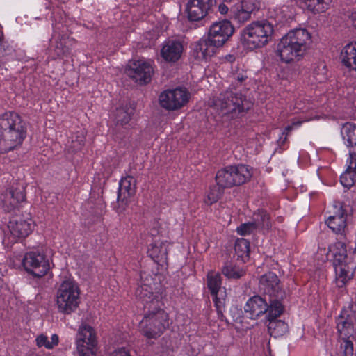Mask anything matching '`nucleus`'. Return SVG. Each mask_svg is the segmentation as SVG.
Returning <instances> with one entry per match:
<instances>
[{"instance_id":"a878e982","label":"nucleus","mask_w":356,"mask_h":356,"mask_svg":"<svg viewBox=\"0 0 356 356\" xmlns=\"http://www.w3.org/2000/svg\"><path fill=\"white\" fill-rule=\"evenodd\" d=\"M347 168L340 177L341 184L347 188H350L356 181V154L349 152L346 161Z\"/></svg>"},{"instance_id":"72a5a7b5","label":"nucleus","mask_w":356,"mask_h":356,"mask_svg":"<svg viewBox=\"0 0 356 356\" xmlns=\"http://www.w3.org/2000/svg\"><path fill=\"white\" fill-rule=\"evenodd\" d=\"M341 134L348 147L356 146V125L355 124L345 123L341 128Z\"/></svg>"},{"instance_id":"20e7f679","label":"nucleus","mask_w":356,"mask_h":356,"mask_svg":"<svg viewBox=\"0 0 356 356\" xmlns=\"http://www.w3.org/2000/svg\"><path fill=\"white\" fill-rule=\"evenodd\" d=\"M168 326V314L156 307L148 311L139 323L140 332L148 339H156L161 336Z\"/></svg>"},{"instance_id":"9d476101","label":"nucleus","mask_w":356,"mask_h":356,"mask_svg":"<svg viewBox=\"0 0 356 356\" xmlns=\"http://www.w3.org/2000/svg\"><path fill=\"white\" fill-rule=\"evenodd\" d=\"M332 213L325 220L328 227L337 235L339 239L347 240L348 233L347 225V213L341 202L336 201L332 205Z\"/></svg>"},{"instance_id":"3c124183","label":"nucleus","mask_w":356,"mask_h":356,"mask_svg":"<svg viewBox=\"0 0 356 356\" xmlns=\"http://www.w3.org/2000/svg\"><path fill=\"white\" fill-rule=\"evenodd\" d=\"M308 121L307 119L305 120H294L292 121V123L291 125H288L284 131L282 133V134L287 135L289 131L293 130L294 127H298L301 126V124L304 122Z\"/></svg>"},{"instance_id":"393cba45","label":"nucleus","mask_w":356,"mask_h":356,"mask_svg":"<svg viewBox=\"0 0 356 356\" xmlns=\"http://www.w3.org/2000/svg\"><path fill=\"white\" fill-rule=\"evenodd\" d=\"M136 179L132 176L122 178L119 184L118 202L127 204L128 200L136 193Z\"/></svg>"},{"instance_id":"6ab92c4d","label":"nucleus","mask_w":356,"mask_h":356,"mask_svg":"<svg viewBox=\"0 0 356 356\" xmlns=\"http://www.w3.org/2000/svg\"><path fill=\"white\" fill-rule=\"evenodd\" d=\"M5 210L11 211L26 200L24 187L22 184L12 185L1 196Z\"/></svg>"},{"instance_id":"c85d7f7f","label":"nucleus","mask_w":356,"mask_h":356,"mask_svg":"<svg viewBox=\"0 0 356 356\" xmlns=\"http://www.w3.org/2000/svg\"><path fill=\"white\" fill-rule=\"evenodd\" d=\"M340 59L344 66L356 72V42L347 44L341 49Z\"/></svg>"},{"instance_id":"7c9ffc66","label":"nucleus","mask_w":356,"mask_h":356,"mask_svg":"<svg viewBox=\"0 0 356 356\" xmlns=\"http://www.w3.org/2000/svg\"><path fill=\"white\" fill-rule=\"evenodd\" d=\"M215 180L216 185L224 189L236 186L229 165L218 170L216 174Z\"/></svg>"},{"instance_id":"c756f323","label":"nucleus","mask_w":356,"mask_h":356,"mask_svg":"<svg viewBox=\"0 0 356 356\" xmlns=\"http://www.w3.org/2000/svg\"><path fill=\"white\" fill-rule=\"evenodd\" d=\"M147 253L155 262L161 264L166 263L168 244L166 243L152 244L148 249Z\"/></svg>"},{"instance_id":"09e8293b","label":"nucleus","mask_w":356,"mask_h":356,"mask_svg":"<svg viewBox=\"0 0 356 356\" xmlns=\"http://www.w3.org/2000/svg\"><path fill=\"white\" fill-rule=\"evenodd\" d=\"M256 230L257 229L252 221L243 223L236 229L237 233L241 236L249 235Z\"/></svg>"},{"instance_id":"cd10ccee","label":"nucleus","mask_w":356,"mask_h":356,"mask_svg":"<svg viewBox=\"0 0 356 356\" xmlns=\"http://www.w3.org/2000/svg\"><path fill=\"white\" fill-rule=\"evenodd\" d=\"M230 170L235 186H241L248 181L252 176V169L243 164L230 165Z\"/></svg>"},{"instance_id":"bb28decb","label":"nucleus","mask_w":356,"mask_h":356,"mask_svg":"<svg viewBox=\"0 0 356 356\" xmlns=\"http://www.w3.org/2000/svg\"><path fill=\"white\" fill-rule=\"evenodd\" d=\"M342 240V239H340ZM339 241L329 246L327 256L333 258V264L348 261L352 254L348 257L346 241Z\"/></svg>"},{"instance_id":"ddd939ff","label":"nucleus","mask_w":356,"mask_h":356,"mask_svg":"<svg viewBox=\"0 0 356 356\" xmlns=\"http://www.w3.org/2000/svg\"><path fill=\"white\" fill-rule=\"evenodd\" d=\"M206 283L211 295L213 296L218 317L222 318L224 316L223 312L225 299L224 297H218V296L222 286V277L220 274L215 271H209L207 275Z\"/></svg>"},{"instance_id":"c03bdc74","label":"nucleus","mask_w":356,"mask_h":356,"mask_svg":"<svg viewBox=\"0 0 356 356\" xmlns=\"http://www.w3.org/2000/svg\"><path fill=\"white\" fill-rule=\"evenodd\" d=\"M354 347L350 338L341 339L339 356H353Z\"/></svg>"},{"instance_id":"aec40b11","label":"nucleus","mask_w":356,"mask_h":356,"mask_svg":"<svg viewBox=\"0 0 356 356\" xmlns=\"http://www.w3.org/2000/svg\"><path fill=\"white\" fill-rule=\"evenodd\" d=\"M184 51L181 41L177 39L165 40L161 49V58L168 63H175L179 60Z\"/></svg>"},{"instance_id":"6e6d98bb","label":"nucleus","mask_w":356,"mask_h":356,"mask_svg":"<svg viewBox=\"0 0 356 356\" xmlns=\"http://www.w3.org/2000/svg\"><path fill=\"white\" fill-rule=\"evenodd\" d=\"M58 343V336L56 334H52L51 341L47 345V349H51Z\"/></svg>"},{"instance_id":"603ef678","label":"nucleus","mask_w":356,"mask_h":356,"mask_svg":"<svg viewBox=\"0 0 356 356\" xmlns=\"http://www.w3.org/2000/svg\"><path fill=\"white\" fill-rule=\"evenodd\" d=\"M36 343L38 347L44 346L47 348V345L49 343L47 337L44 334H40L36 338Z\"/></svg>"},{"instance_id":"dca6fc26","label":"nucleus","mask_w":356,"mask_h":356,"mask_svg":"<svg viewBox=\"0 0 356 356\" xmlns=\"http://www.w3.org/2000/svg\"><path fill=\"white\" fill-rule=\"evenodd\" d=\"M129 76L140 84H145L151 81L153 67L149 62L138 60L134 62L127 70Z\"/></svg>"},{"instance_id":"423d86ee","label":"nucleus","mask_w":356,"mask_h":356,"mask_svg":"<svg viewBox=\"0 0 356 356\" xmlns=\"http://www.w3.org/2000/svg\"><path fill=\"white\" fill-rule=\"evenodd\" d=\"M216 106L223 115H230L232 118L238 117L249 109V103L245 97L232 90L220 94Z\"/></svg>"},{"instance_id":"4468645a","label":"nucleus","mask_w":356,"mask_h":356,"mask_svg":"<svg viewBox=\"0 0 356 356\" xmlns=\"http://www.w3.org/2000/svg\"><path fill=\"white\" fill-rule=\"evenodd\" d=\"M234 29L229 21L222 20L213 23L208 33V38L219 47H222L233 34Z\"/></svg>"},{"instance_id":"f704fd0d","label":"nucleus","mask_w":356,"mask_h":356,"mask_svg":"<svg viewBox=\"0 0 356 356\" xmlns=\"http://www.w3.org/2000/svg\"><path fill=\"white\" fill-rule=\"evenodd\" d=\"M308 10L313 13H321L327 10L332 0H302Z\"/></svg>"},{"instance_id":"9b49d317","label":"nucleus","mask_w":356,"mask_h":356,"mask_svg":"<svg viewBox=\"0 0 356 356\" xmlns=\"http://www.w3.org/2000/svg\"><path fill=\"white\" fill-rule=\"evenodd\" d=\"M190 93L181 87L163 91L159 97L160 106L167 111H176L187 104Z\"/></svg>"},{"instance_id":"1a4fd4ad","label":"nucleus","mask_w":356,"mask_h":356,"mask_svg":"<svg viewBox=\"0 0 356 356\" xmlns=\"http://www.w3.org/2000/svg\"><path fill=\"white\" fill-rule=\"evenodd\" d=\"M356 306L350 302L345 306L336 318L337 333L340 339L353 338L356 330Z\"/></svg>"},{"instance_id":"13d9d810","label":"nucleus","mask_w":356,"mask_h":356,"mask_svg":"<svg viewBox=\"0 0 356 356\" xmlns=\"http://www.w3.org/2000/svg\"><path fill=\"white\" fill-rule=\"evenodd\" d=\"M352 25L356 29V10H353L350 15Z\"/></svg>"},{"instance_id":"f3484780","label":"nucleus","mask_w":356,"mask_h":356,"mask_svg":"<svg viewBox=\"0 0 356 356\" xmlns=\"http://www.w3.org/2000/svg\"><path fill=\"white\" fill-rule=\"evenodd\" d=\"M213 0H188L186 13L190 21L197 22L204 19L211 10Z\"/></svg>"},{"instance_id":"473e14b6","label":"nucleus","mask_w":356,"mask_h":356,"mask_svg":"<svg viewBox=\"0 0 356 356\" xmlns=\"http://www.w3.org/2000/svg\"><path fill=\"white\" fill-rule=\"evenodd\" d=\"M277 318H273L271 319L266 318L269 322L268 324V332L270 336L275 338L284 335L288 330V325L281 320H277Z\"/></svg>"},{"instance_id":"f257e3e1","label":"nucleus","mask_w":356,"mask_h":356,"mask_svg":"<svg viewBox=\"0 0 356 356\" xmlns=\"http://www.w3.org/2000/svg\"><path fill=\"white\" fill-rule=\"evenodd\" d=\"M26 134V122L19 114L9 111L0 115V154L20 146Z\"/></svg>"},{"instance_id":"5fc2aeb1","label":"nucleus","mask_w":356,"mask_h":356,"mask_svg":"<svg viewBox=\"0 0 356 356\" xmlns=\"http://www.w3.org/2000/svg\"><path fill=\"white\" fill-rule=\"evenodd\" d=\"M281 13L284 14V18L287 19L291 18L293 16V12L291 10L289 9V7L288 6H283L280 8Z\"/></svg>"},{"instance_id":"a19ab883","label":"nucleus","mask_w":356,"mask_h":356,"mask_svg":"<svg viewBox=\"0 0 356 356\" xmlns=\"http://www.w3.org/2000/svg\"><path fill=\"white\" fill-rule=\"evenodd\" d=\"M131 109L127 106H122L116 108L114 113L115 120L117 124L122 125L127 124L131 120Z\"/></svg>"},{"instance_id":"4be33fe9","label":"nucleus","mask_w":356,"mask_h":356,"mask_svg":"<svg viewBox=\"0 0 356 356\" xmlns=\"http://www.w3.org/2000/svg\"><path fill=\"white\" fill-rule=\"evenodd\" d=\"M219 47L214 44L210 38H202L193 46V56L199 60H207L213 56Z\"/></svg>"},{"instance_id":"c9c22d12","label":"nucleus","mask_w":356,"mask_h":356,"mask_svg":"<svg viewBox=\"0 0 356 356\" xmlns=\"http://www.w3.org/2000/svg\"><path fill=\"white\" fill-rule=\"evenodd\" d=\"M222 273L228 279L237 280L245 275V270L236 264L226 263L222 268Z\"/></svg>"},{"instance_id":"f03ea898","label":"nucleus","mask_w":356,"mask_h":356,"mask_svg":"<svg viewBox=\"0 0 356 356\" xmlns=\"http://www.w3.org/2000/svg\"><path fill=\"white\" fill-rule=\"evenodd\" d=\"M273 32V26L268 21L253 22L242 31L243 44L250 49L263 47L272 40Z\"/></svg>"},{"instance_id":"79ce46f5","label":"nucleus","mask_w":356,"mask_h":356,"mask_svg":"<svg viewBox=\"0 0 356 356\" xmlns=\"http://www.w3.org/2000/svg\"><path fill=\"white\" fill-rule=\"evenodd\" d=\"M311 77L318 83L323 82L327 79V68L323 62H319L314 65Z\"/></svg>"},{"instance_id":"412c9836","label":"nucleus","mask_w":356,"mask_h":356,"mask_svg":"<svg viewBox=\"0 0 356 356\" xmlns=\"http://www.w3.org/2000/svg\"><path fill=\"white\" fill-rule=\"evenodd\" d=\"M34 227V222L31 218L24 217H14L8 225L11 234L17 238L26 237L32 232Z\"/></svg>"},{"instance_id":"8fccbe9b","label":"nucleus","mask_w":356,"mask_h":356,"mask_svg":"<svg viewBox=\"0 0 356 356\" xmlns=\"http://www.w3.org/2000/svg\"><path fill=\"white\" fill-rule=\"evenodd\" d=\"M241 3L250 14L260 8V1L258 0H243Z\"/></svg>"},{"instance_id":"39448f33","label":"nucleus","mask_w":356,"mask_h":356,"mask_svg":"<svg viewBox=\"0 0 356 356\" xmlns=\"http://www.w3.org/2000/svg\"><path fill=\"white\" fill-rule=\"evenodd\" d=\"M80 291L77 284L72 280H64L56 293V305L59 312L70 314L79 304Z\"/></svg>"},{"instance_id":"b1692460","label":"nucleus","mask_w":356,"mask_h":356,"mask_svg":"<svg viewBox=\"0 0 356 356\" xmlns=\"http://www.w3.org/2000/svg\"><path fill=\"white\" fill-rule=\"evenodd\" d=\"M285 36L289 39L305 54L312 41L310 33L305 29H295L290 31Z\"/></svg>"},{"instance_id":"a211bd4d","label":"nucleus","mask_w":356,"mask_h":356,"mask_svg":"<svg viewBox=\"0 0 356 356\" xmlns=\"http://www.w3.org/2000/svg\"><path fill=\"white\" fill-rule=\"evenodd\" d=\"M277 54L281 60L286 63L298 61L305 56V54L285 35L277 44Z\"/></svg>"},{"instance_id":"4c0bfd02","label":"nucleus","mask_w":356,"mask_h":356,"mask_svg":"<svg viewBox=\"0 0 356 356\" xmlns=\"http://www.w3.org/2000/svg\"><path fill=\"white\" fill-rule=\"evenodd\" d=\"M234 251L237 257L245 262L249 258L250 242L244 238L237 239L234 245Z\"/></svg>"},{"instance_id":"ea45409f","label":"nucleus","mask_w":356,"mask_h":356,"mask_svg":"<svg viewBox=\"0 0 356 356\" xmlns=\"http://www.w3.org/2000/svg\"><path fill=\"white\" fill-rule=\"evenodd\" d=\"M232 17L238 23H244L250 18L251 14L248 11L241 3L236 4L230 10Z\"/></svg>"},{"instance_id":"58836bf2","label":"nucleus","mask_w":356,"mask_h":356,"mask_svg":"<svg viewBox=\"0 0 356 356\" xmlns=\"http://www.w3.org/2000/svg\"><path fill=\"white\" fill-rule=\"evenodd\" d=\"M232 17L238 23H244L250 18L251 14L248 11L241 3L236 4L230 10Z\"/></svg>"},{"instance_id":"0eeeda50","label":"nucleus","mask_w":356,"mask_h":356,"mask_svg":"<svg viewBox=\"0 0 356 356\" xmlns=\"http://www.w3.org/2000/svg\"><path fill=\"white\" fill-rule=\"evenodd\" d=\"M25 270L35 277H42L49 271V258L42 252L31 251L25 254L22 259Z\"/></svg>"},{"instance_id":"e433bc0d","label":"nucleus","mask_w":356,"mask_h":356,"mask_svg":"<svg viewBox=\"0 0 356 356\" xmlns=\"http://www.w3.org/2000/svg\"><path fill=\"white\" fill-rule=\"evenodd\" d=\"M136 296L146 304L154 305V301L158 303V300L154 298L151 287L147 285L138 286L136 290Z\"/></svg>"},{"instance_id":"a18cd8bd","label":"nucleus","mask_w":356,"mask_h":356,"mask_svg":"<svg viewBox=\"0 0 356 356\" xmlns=\"http://www.w3.org/2000/svg\"><path fill=\"white\" fill-rule=\"evenodd\" d=\"M85 145V135L83 131H79L72 136L70 149L73 152L81 150Z\"/></svg>"},{"instance_id":"6e6552de","label":"nucleus","mask_w":356,"mask_h":356,"mask_svg":"<svg viewBox=\"0 0 356 356\" xmlns=\"http://www.w3.org/2000/svg\"><path fill=\"white\" fill-rule=\"evenodd\" d=\"M79 356H96L97 340L95 330L90 325H81L76 337Z\"/></svg>"},{"instance_id":"37998d69","label":"nucleus","mask_w":356,"mask_h":356,"mask_svg":"<svg viewBox=\"0 0 356 356\" xmlns=\"http://www.w3.org/2000/svg\"><path fill=\"white\" fill-rule=\"evenodd\" d=\"M224 190L225 189L222 187H220V186L210 188L204 200V202L208 205H211L212 204L216 202L223 194Z\"/></svg>"},{"instance_id":"de8ad7c7","label":"nucleus","mask_w":356,"mask_h":356,"mask_svg":"<svg viewBox=\"0 0 356 356\" xmlns=\"http://www.w3.org/2000/svg\"><path fill=\"white\" fill-rule=\"evenodd\" d=\"M14 51V48L4 40L3 33L0 31V58L11 55Z\"/></svg>"},{"instance_id":"2eb2a0df","label":"nucleus","mask_w":356,"mask_h":356,"mask_svg":"<svg viewBox=\"0 0 356 356\" xmlns=\"http://www.w3.org/2000/svg\"><path fill=\"white\" fill-rule=\"evenodd\" d=\"M336 274L335 282L339 288H342L352 279L356 269V253L352 252L348 261L333 264Z\"/></svg>"},{"instance_id":"f8f14e48","label":"nucleus","mask_w":356,"mask_h":356,"mask_svg":"<svg viewBox=\"0 0 356 356\" xmlns=\"http://www.w3.org/2000/svg\"><path fill=\"white\" fill-rule=\"evenodd\" d=\"M259 289L264 295L268 296V300H277L281 302L284 296L278 277L272 272H268L261 276Z\"/></svg>"},{"instance_id":"2f4dec72","label":"nucleus","mask_w":356,"mask_h":356,"mask_svg":"<svg viewBox=\"0 0 356 356\" xmlns=\"http://www.w3.org/2000/svg\"><path fill=\"white\" fill-rule=\"evenodd\" d=\"M252 222L257 229L269 231L272 227L270 217L264 210H258L253 214Z\"/></svg>"},{"instance_id":"49530a36","label":"nucleus","mask_w":356,"mask_h":356,"mask_svg":"<svg viewBox=\"0 0 356 356\" xmlns=\"http://www.w3.org/2000/svg\"><path fill=\"white\" fill-rule=\"evenodd\" d=\"M54 51L58 58H63L70 54V49L66 46L65 39L56 40Z\"/></svg>"},{"instance_id":"7ed1b4c3","label":"nucleus","mask_w":356,"mask_h":356,"mask_svg":"<svg viewBox=\"0 0 356 356\" xmlns=\"http://www.w3.org/2000/svg\"><path fill=\"white\" fill-rule=\"evenodd\" d=\"M244 311L251 319H257L264 314H266V318L272 319L283 313L284 307L280 300H266L260 296H254L246 302Z\"/></svg>"},{"instance_id":"4d7b16f0","label":"nucleus","mask_w":356,"mask_h":356,"mask_svg":"<svg viewBox=\"0 0 356 356\" xmlns=\"http://www.w3.org/2000/svg\"><path fill=\"white\" fill-rule=\"evenodd\" d=\"M218 11L220 14L225 15L228 13L229 8H228L227 6L225 5V3H220L218 6Z\"/></svg>"},{"instance_id":"5701e85b","label":"nucleus","mask_w":356,"mask_h":356,"mask_svg":"<svg viewBox=\"0 0 356 356\" xmlns=\"http://www.w3.org/2000/svg\"><path fill=\"white\" fill-rule=\"evenodd\" d=\"M219 47L214 44L210 38H202L193 46V56L199 60H207L213 56Z\"/></svg>"},{"instance_id":"864d4df0","label":"nucleus","mask_w":356,"mask_h":356,"mask_svg":"<svg viewBox=\"0 0 356 356\" xmlns=\"http://www.w3.org/2000/svg\"><path fill=\"white\" fill-rule=\"evenodd\" d=\"M248 78L245 72L233 74L232 79L237 83H242Z\"/></svg>"}]
</instances>
